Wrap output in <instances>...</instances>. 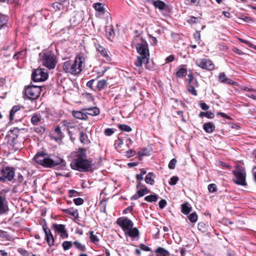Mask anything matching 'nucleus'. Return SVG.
<instances>
[{
    "mask_svg": "<svg viewBox=\"0 0 256 256\" xmlns=\"http://www.w3.org/2000/svg\"><path fill=\"white\" fill-rule=\"evenodd\" d=\"M201 0H186V3L187 4H189L190 6H200V2Z\"/></svg>",
    "mask_w": 256,
    "mask_h": 256,
    "instance_id": "nucleus-36",
    "label": "nucleus"
},
{
    "mask_svg": "<svg viewBox=\"0 0 256 256\" xmlns=\"http://www.w3.org/2000/svg\"><path fill=\"white\" fill-rule=\"evenodd\" d=\"M6 22L3 16L0 14V30L6 26Z\"/></svg>",
    "mask_w": 256,
    "mask_h": 256,
    "instance_id": "nucleus-41",
    "label": "nucleus"
},
{
    "mask_svg": "<svg viewBox=\"0 0 256 256\" xmlns=\"http://www.w3.org/2000/svg\"><path fill=\"white\" fill-rule=\"evenodd\" d=\"M159 207L160 208H164L166 205V202L164 200H160L158 202Z\"/></svg>",
    "mask_w": 256,
    "mask_h": 256,
    "instance_id": "nucleus-53",
    "label": "nucleus"
},
{
    "mask_svg": "<svg viewBox=\"0 0 256 256\" xmlns=\"http://www.w3.org/2000/svg\"><path fill=\"white\" fill-rule=\"evenodd\" d=\"M150 191L147 188L146 186H142L141 188L139 189L137 191L138 196L134 195L133 196L131 199L132 200H136L138 198L142 197L144 194L150 193Z\"/></svg>",
    "mask_w": 256,
    "mask_h": 256,
    "instance_id": "nucleus-13",
    "label": "nucleus"
},
{
    "mask_svg": "<svg viewBox=\"0 0 256 256\" xmlns=\"http://www.w3.org/2000/svg\"><path fill=\"white\" fill-rule=\"evenodd\" d=\"M72 113L73 116L76 118L80 120H86L87 118L86 114H85V112H82L80 111H73Z\"/></svg>",
    "mask_w": 256,
    "mask_h": 256,
    "instance_id": "nucleus-20",
    "label": "nucleus"
},
{
    "mask_svg": "<svg viewBox=\"0 0 256 256\" xmlns=\"http://www.w3.org/2000/svg\"><path fill=\"white\" fill-rule=\"evenodd\" d=\"M80 140L82 143H86L87 142V136L83 132H80Z\"/></svg>",
    "mask_w": 256,
    "mask_h": 256,
    "instance_id": "nucleus-45",
    "label": "nucleus"
},
{
    "mask_svg": "<svg viewBox=\"0 0 256 256\" xmlns=\"http://www.w3.org/2000/svg\"><path fill=\"white\" fill-rule=\"evenodd\" d=\"M42 88L40 86H28L24 88V97L30 100L37 99L41 92Z\"/></svg>",
    "mask_w": 256,
    "mask_h": 256,
    "instance_id": "nucleus-6",
    "label": "nucleus"
},
{
    "mask_svg": "<svg viewBox=\"0 0 256 256\" xmlns=\"http://www.w3.org/2000/svg\"><path fill=\"white\" fill-rule=\"evenodd\" d=\"M155 252L157 254L158 256H168L169 254L168 252L162 248H158Z\"/></svg>",
    "mask_w": 256,
    "mask_h": 256,
    "instance_id": "nucleus-24",
    "label": "nucleus"
},
{
    "mask_svg": "<svg viewBox=\"0 0 256 256\" xmlns=\"http://www.w3.org/2000/svg\"><path fill=\"white\" fill-rule=\"evenodd\" d=\"M117 224L120 226L124 233L134 226L133 222L127 218L122 217L117 220Z\"/></svg>",
    "mask_w": 256,
    "mask_h": 256,
    "instance_id": "nucleus-11",
    "label": "nucleus"
},
{
    "mask_svg": "<svg viewBox=\"0 0 256 256\" xmlns=\"http://www.w3.org/2000/svg\"><path fill=\"white\" fill-rule=\"evenodd\" d=\"M85 66V61L84 56L78 55L74 61L68 60L64 62L62 68L67 73L74 75L79 74Z\"/></svg>",
    "mask_w": 256,
    "mask_h": 256,
    "instance_id": "nucleus-2",
    "label": "nucleus"
},
{
    "mask_svg": "<svg viewBox=\"0 0 256 256\" xmlns=\"http://www.w3.org/2000/svg\"><path fill=\"white\" fill-rule=\"evenodd\" d=\"M140 232L138 229L136 228H134V226L124 232V234L126 236H128L132 238H134L138 236Z\"/></svg>",
    "mask_w": 256,
    "mask_h": 256,
    "instance_id": "nucleus-15",
    "label": "nucleus"
},
{
    "mask_svg": "<svg viewBox=\"0 0 256 256\" xmlns=\"http://www.w3.org/2000/svg\"><path fill=\"white\" fill-rule=\"evenodd\" d=\"M232 174L235 176L233 180L235 184L242 186H246L247 184L246 180V172L244 168L237 166Z\"/></svg>",
    "mask_w": 256,
    "mask_h": 256,
    "instance_id": "nucleus-7",
    "label": "nucleus"
},
{
    "mask_svg": "<svg viewBox=\"0 0 256 256\" xmlns=\"http://www.w3.org/2000/svg\"><path fill=\"white\" fill-rule=\"evenodd\" d=\"M94 80H89L87 83H86V86L88 88H90L92 89V86H93V84H94Z\"/></svg>",
    "mask_w": 256,
    "mask_h": 256,
    "instance_id": "nucleus-62",
    "label": "nucleus"
},
{
    "mask_svg": "<svg viewBox=\"0 0 256 256\" xmlns=\"http://www.w3.org/2000/svg\"><path fill=\"white\" fill-rule=\"evenodd\" d=\"M158 199V196L156 194H152L146 196L144 198V200L148 202H156Z\"/></svg>",
    "mask_w": 256,
    "mask_h": 256,
    "instance_id": "nucleus-35",
    "label": "nucleus"
},
{
    "mask_svg": "<svg viewBox=\"0 0 256 256\" xmlns=\"http://www.w3.org/2000/svg\"><path fill=\"white\" fill-rule=\"evenodd\" d=\"M238 40L242 42V43H244L245 44H246L248 45L249 47L250 48H255V46L254 45L252 44L251 42H250L248 40H244L242 38H238Z\"/></svg>",
    "mask_w": 256,
    "mask_h": 256,
    "instance_id": "nucleus-46",
    "label": "nucleus"
},
{
    "mask_svg": "<svg viewBox=\"0 0 256 256\" xmlns=\"http://www.w3.org/2000/svg\"><path fill=\"white\" fill-rule=\"evenodd\" d=\"M138 154L140 156H148V152L146 148H144L141 151L138 152Z\"/></svg>",
    "mask_w": 256,
    "mask_h": 256,
    "instance_id": "nucleus-51",
    "label": "nucleus"
},
{
    "mask_svg": "<svg viewBox=\"0 0 256 256\" xmlns=\"http://www.w3.org/2000/svg\"><path fill=\"white\" fill-rule=\"evenodd\" d=\"M32 78L35 82H43L47 80L48 74L46 70L42 68H37L32 72Z\"/></svg>",
    "mask_w": 256,
    "mask_h": 256,
    "instance_id": "nucleus-9",
    "label": "nucleus"
},
{
    "mask_svg": "<svg viewBox=\"0 0 256 256\" xmlns=\"http://www.w3.org/2000/svg\"><path fill=\"white\" fill-rule=\"evenodd\" d=\"M40 60L44 66L49 70L55 68L56 64V56L51 50H48L39 54Z\"/></svg>",
    "mask_w": 256,
    "mask_h": 256,
    "instance_id": "nucleus-3",
    "label": "nucleus"
},
{
    "mask_svg": "<svg viewBox=\"0 0 256 256\" xmlns=\"http://www.w3.org/2000/svg\"><path fill=\"white\" fill-rule=\"evenodd\" d=\"M188 218L191 222H196L198 220V216L196 212L192 213L188 216Z\"/></svg>",
    "mask_w": 256,
    "mask_h": 256,
    "instance_id": "nucleus-39",
    "label": "nucleus"
},
{
    "mask_svg": "<svg viewBox=\"0 0 256 256\" xmlns=\"http://www.w3.org/2000/svg\"><path fill=\"white\" fill-rule=\"evenodd\" d=\"M134 41L138 42L136 48L138 52L140 55L138 56L134 62L136 67L142 66V64L148 62L149 51L146 42L139 37H136Z\"/></svg>",
    "mask_w": 256,
    "mask_h": 256,
    "instance_id": "nucleus-1",
    "label": "nucleus"
},
{
    "mask_svg": "<svg viewBox=\"0 0 256 256\" xmlns=\"http://www.w3.org/2000/svg\"><path fill=\"white\" fill-rule=\"evenodd\" d=\"M34 160L38 164L48 168H52L60 164L62 161L60 158H56L54 160L50 158L46 154L43 153H38L34 156Z\"/></svg>",
    "mask_w": 256,
    "mask_h": 256,
    "instance_id": "nucleus-4",
    "label": "nucleus"
},
{
    "mask_svg": "<svg viewBox=\"0 0 256 256\" xmlns=\"http://www.w3.org/2000/svg\"><path fill=\"white\" fill-rule=\"evenodd\" d=\"M76 158H80L82 159H86V150L84 148H80L78 150Z\"/></svg>",
    "mask_w": 256,
    "mask_h": 256,
    "instance_id": "nucleus-29",
    "label": "nucleus"
},
{
    "mask_svg": "<svg viewBox=\"0 0 256 256\" xmlns=\"http://www.w3.org/2000/svg\"><path fill=\"white\" fill-rule=\"evenodd\" d=\"M74 244L76 248L78 250L82 252L86 251V246L82 244L80 242L76 241L74 242Z\"/></svg>",
    "mask_w": 256,
    "mask_h": 256,
    "instance_id": "nucleus-37",
    "label": "nucleus"
},
{
    "mask_svg": "<svg viewBox=\"0 0 256 256\" xmlns=\"http://www.w3.org/2000/svg\"><path fill=\"white\" fill-rule=\"evenodd\" d=\"M20 110V106H14L11 109L10 112V120H12L14 118V114L16 112H18Z\"/></svg>",
    "mask_w": 256,
    "mask_h": 256,
    "instance_id": "nucleus-27",
    "label": "nucleus"
},
{
    "mask_svg": "<svg viewBox=\"0 0 256 256\" xmlns=\"http://www.w3.org/2000/svg\"><path fill=\"white\" fill-rule=\"evenodd\" d=\"M74 202L75 204H76L77 206H80L84 204V201L82 198H74Z\"/></svg>",
    "mask_w": 256,
    "mask_h": 256,
    "instance_id": "nucleus-47",
    "label": "nucleus"
},
{
    "mask_svg": "<svg viewBox=\"0 0 256 256\" xmlns=\"http://www.w3.org/2000/svg\"><path fill=\"white\" fill-rule=\"evenodd\" d=\"M64 212L74 218H76L78 217V214L77 210H74L72 208H71L64 210Z\"/></svg>",
    "mask_w": 256,
    "mask_h": 256,
    "instance_id": "nucleus-31",
    "label": "nucleus"
},
{
    "mask_svg": "<svg viewBox=\"0 0 256 256\" xmlns=\"http://www.w3.org/2000/svg\"><path fill=\"white\" fill-rule=\"evenodd\" d=\"M187 73V70L186 68L182 67H179L178 68L176 74L177 76L181 78L186 75Z\"/></svg>",
    "mask_w": 256,
    "mask_h": 256,
    "instance_id": "nucleus-28",
    "label": "nucleus"
},
{
    "mask_svg": "<svg viewBox=\"0 0 256 256\" xmlns=\"http://www.w3.org/2000/svg\"><path fill=\"white\" fill-rule=\"evenodd\" d=\"M107 84V81L105 80H98L97 84V88L98 90H102Z\"/></svg>",
    "mask_w": 256,
    "mask_h": 256,
    "instance_id": "nucleus-34",
    "label": "nucleus"
},
{
    "mask_svg": "<svg viewBox=\"0 0 256 256\" xmlns=\"http://www.w3.org/2000/svg\"><path fill=\"white\" fill-rule=\"evenodd\" d=\"M192 210V207L188 203H185L182 205V212L184 214H188Z\"/></svg>",
    "mask_w": 256,
    "mask_h": 256,
    "instance_id": "nucleus-23",
    "label": "nucleus"
},
{
    "mask_svg": "<svg viewBox=\"0 0 256 256\" xmlns=\"http://www.w3.org/2000/svg\"><path fill=\"white\" fill-rule=\"evenodd\" d=\"M96 48L97 50L100 53L101 55L106 58V60L110 61V58L108 54V52L100 44H96Z\"/></svg>",
    "mask_w": 256,
    "mask_h": 256,
    "instance_id": "nucleus-16",
    "label": "nucleus"
},
{
    "mask_svg": "<svg viewBox=\"0 0 256 256\" xmlns=\"http://www.w3.org/2000/svg\"><path fill=\"white\" fill-rule=\"evenodd\" d=\"M204 116L208 118H213L214 117V114L213 112H200L199 114L200 117L202 118Z\"/></svg>",
    "mask_w": 256,
    "mask_h": 256,
    "instance_id": "nucleus-32",
    "label": "nucleus"
},
{
    "mask_svg": "<svg viewBox=\"0 0 256 256\" xmlns=\"http://www.w3.org/2000/svg\"><path fill=\"white\" fill-rule=\"evenodd\" d=\"M188 84H189V86L197 88L198 86V82H197V81L196 79L192 82H188Z\"/></svg>",
    "mask_w": 256,
    "mask_h": 256,
    "instance_id": "nucleus-54",
    "label": "nucleus"
},
{
    "mask_svg": "<svg viewBox=\"0 0 256 256\" xmlns=\"http://www.w3.org/2000/svg\"><path fill=\"white\" fill-rule=\"evenodd\" d=\"M140 248L141 250H144L146 252H148V251L150 250V249L148 246L144 244H141L140 245Z\"/></svg>",
    "mask_w": 256,
    "mask_h": 256,
    "instance_id": "nucleus-60",
    "label": "nucleus"
},
{
    "mask_svg": "<svg viewBox=\"0 0 256 256\" xmlns=\"http://www.w3.org/2000/svg\"><path fill=\"white\" fill-rule=\"evenodd\" d=\"M70 166L79 172H88L92 168V162L87 159L75 158L72 161Z\"/></svg>",
    "mask_w": 256,
    "mask_h": 256,
    "instance_id": "nucleus-5",
    "label": "nucleus"
},
{
    "mask_svg": "<svg viewBox=\"0 0 256 256\" xmlns=\"http://www.w3.org/2000/svg\"><path fill=\"white\" fill-rule=\"evenodd\" d=\"M145 182L146 184L150 185L154 184V174L152 172L148 173L145 178Z\"/></svg>",
    "mask_w": 256,
    "mask_h": 256,
    "instance_id": "nucleus-25",
    "label": "nucleus"
},
{
    "mask_svg": "<svg viewBox=\"0 0 256 256\" xmlns=\"http://www.w3.org/2000/svg\"><path fill=\"white\" fill-rule=\"evenodd\" d=\"M178 180V177L176 176H172L170 179V181L169 182V184L170 185H175L177 183Z\"/></svg>",
    "mask_w": 256,
    "mask_h": 256,
    "instance_id": "nucleus-49",
    "label": "nucleus"
},
{
    "mask_svg": "<svg viewBox=\"0 0 256 256\" xmlns=\"http://www.w3.org/2000/svg\"><path fill=\"white\" fill-rule=\"evenodd\" d=\"M134 152L132 150H128L126 153V156L128 158H130L132 156H134Z\"/></svg>",
    "mask_w": 256,
    "mask_h": 256,
    "instance_id": "nucleus-61",
    "label": "nucleus"
},
{
    "mask_svg": "<svg viewBox=\"0 0 256 256\" xmlns=\"http://www.w3.org/2000/svg\"><path fill=\"white\" fill-rule=\"evenodd\" d=\"M53 228L54 229L57 231L58 234L62 232L63 231H64L65 229V226L63 224H53Z\"/></svg>",
    "mask_w": 256,
    "mask_h": 256,
    "instance_id": "nucleus-33",
    "label": "nucleus"
},
{
    "mask_svg": "<svg viewBox=\"0 0 256 256\" xmlns=\"http://www.w3.org/2000/svg\"><path fill=\"white\" fill-rule=\"evenodd\" d=\"M62 247L64 250H68L72 246V243L70 242L65 241L62 243Z\"/></svg>",
    "mask_w": 256,
    "mask_h": 256,
    "instance_id": "nucleus-44",
    "label": "nucleus"
},
{
    "mask_svg": "<svg viewBox=\"0 0 256 256\" xmlns=\"http://www.w3.org/2000/svg\"><path fill=\"white\" fill-rule=\"evenodd\" d=\"M153 4L156 8H158L160 10H164L166 7L165 3L160 0L154 1Z\"/></svg>",
    "mask_w": 256,
    "mask_h": 256,
    "instance_id": "nucleus-26",
    "label": "nucleus"
},
{
    "mask_svg": "<svg viewBox=\"0 0 256 256\" xmlns=\"http://www.w3.org/2000/svg\"><path fill=\"white\" fill-rule=\"evenodd\" d=\"M93 7L96 10L100 12V14H104V8L102 3H94L93 4Z\"/></svg>",
    "mask_w": 256,
    "mask_h": 256,
    "instance_id": "nucleus-22",
    "label": "nucleus"
},
{
    "mask_svg": "<svg viewBox=\"0 0 256 256\" xmlns=\"http://www.w3.org/2000/svg\"><path fill=\"white\" fill-rule=\"evenodd\" d=\"M104 133L106 136H110L114 133V130L112 128H107L105 130Z\"/></svg>",
    "mask_w": 256,
    "mask_h": 256,
    "instance_id": "nucleus-56",
    "label": "nucleus"
},
{
    "mask_svg": "<svg viewBox=\"0 0 256 256\" xmlns=\"http://www.w3.org/2000/svg\"><path fill=\"white\" fill-rule=\"evenodd\" d=\"M118 128L121 130L126 132H130L132 130L130 126L126 124H120L118 126Z\"/></svg>",
    "mask_w": 256,
    "mask_h": 256,
    "instance_id": "nucleus-40",
    "label": "nucleus"
},
{
    "mask_svg": "<svg viewBox=\"0 0 256 256\" xmlns=\"http://www.w3.org/2000/svg\"><path fill=\"white\" fill-rule=\"evenodd\" d=\"M36 132L42 134L45 132V128L43 126L38 127L34 129Z\"/></svg>",
    "mask_w": 256,
    "mask_h": 256,
    "instance_id": "nucleus-57",
    "label": "nucleus"
},
{
    "mask_svg": "<svg viewBox=\"0 0 256 256\" xmlns=\"http://www.w3.org/2000/svg\"><path fill=\"white\" fill-rule=\"evenodd\" d=\"M201 108L204 110H206L209 109V106L204 102H201L200 104Z\"/></svg>",
    "mask_w": 256,
    "mask_h": 256,
    "instance_id": "nucleus-58",
    "label": "nucleus"
},
{
    "mask_svg": "<svg viewBox=\"0 0 256 256\" xmlns=\"http://www.w3.org/2000/svg\"><path fill=\"white\" fill-rule=\"evenodd\" d=\"M42 120V116L39 114H34L31 118V122L34 125H38Z\"/></svg>",
    "mask_w": 256,
    "mask_h": 256,
    "instance_id": "nucleus-18",
    "label": "nucleus"
},
{
    "mask_svg": "<svg viewBox=\"0 0 256 256\" xmlns=\"http://www.w3.org/2000/svg\"><path fill=\"white\" fill-rule=\"evenodd\" d=\"M232 50L234 52L236 53L237 54H238L239 55H242V54H244V52H242V50H238L236 48H233Z\"/></svg>",
    "mask_w": 256,
    "mask_h": 256,
    "instance_id": "nucleus-63",
    "label": "nucleus"
},
{
    "mask_svg": "<svg viewBox=\"0 0 256 256\" xmlns=\"http://www.w3.org/2000/svg\"><path fill=\"white\" fill-rule=\"evenodd\" d=\"M196 65L203 68L208 70H212L214 68L212 62L206 58H198L196 61Z\"/></svg>",
    "mask_w": 256,
    "mask_h": 256,
    "instance_id": "nucleus-10",
    "label": "nucleus"
},
{
    "mask_svg": "<svg viewBox=\"0 0 256 256\" xmlns=\"http://www.w3.org/2000/svg\"><path fill=\"white\" fill-rule=\"evenodd\" d=\"M174 60V55H170V56H168L166 59V63L170 62H172Z\"/></svg>",
    "mask_w": 256,
    "mask_h": 256,
    "instance_id": "nucleus-59",
    "label": "nucleus"
},
{
    "mask_svg": "<svg viewBox=\"0 0 256 256\" xmlns=\"http://www.w3.org/2000/svg\"><path fill=\"white\" fill-rule=\"evenodd\" d=\"M176 160L175 158H172L168 164V168L170 169H174L176 164Z\"/></svg>",
    "mask_w": 256,
    "mask_h": 256,
    "instance_id": "nucleus-48",
    "label": "nucleus"
},
{
    "mask_svg": "<svg viewBox=\"0 0 256 256\" xmlns=\"http://www.w3.org/2000/svg\"><path fill=\"white\" fill-rule=\"evenodd\" d=\"M26 50H22V51L20 52L15 54L14 56V58H16V59H18L19 58H23L26 56Z\"/></svg>",
    "mask_w": 256,
    "mask_h": 256,
    "instance_id": "nucleus-43",
    "label": "nucleus"
},
{
    "mask_svg": "<svg viewBox=\"0 0 256 256\" xmlns=\"http://www.w3.org/2000/svg\"><path fill=\"white\" fill-rule=\"evenodd\" d=\"M90 239L93 243L96 244L99 242V239L98 236L94 234V232L93 231L90 232Z\"/></svg>",
    "mask_w": 256,
    "mask_h": 256,
    "instance_id": "nucleus-38",
    "label": "nucleus"
},
{
    "mask_svg": "<svg viewBox=\"0 0 256 256\" xmlns=\"http://www.w3.org/2000/svg\"><path fill=\"white\" fill-rule=\"evenodd\" d=\"M59 234H60V236L63 238H66L68 237V234L66 232V230L64 231H63L62 232L60 233Z\"/></svg>",
    "mask_w": 256,
    "mask_h": 256,
    "instance_id": "nucleus-64",
    "label": "nucleus"
},
{
    "mask_svg": "<svg viewBox=\"0 0 256 256\" xmlns=\"http://www.w3.org/2000/svg\"><path fill=\"white\" fill-rule=\"evenodd\" d=\"M20 129L18 128H14L8 132V137L18 136L20 133Z\"/></svg>",
    "mask_w": 256,
    "mask_h": 256,
    "instance_id": "nucleus-30",
    "label": "nucleus"
},
{
    "mask_svg": "<svg viewBox=\"0 0 256 256\" xmlns=\"http://www.w3.org/2000/svg\"><path fill=\"white\" fill-rule=\"evenodd\" d=\"M219 80L220 82L226 84H232V81L230 78H228L224 72L220 73L219 75Z\"/></svg>",
    "mask_w": 256,
    "mask_h": 256,
    "instance_id": "nucleus-21",
    "label": "nucleus"
},
{
    "mask_svg": "<svg viewBox=\"0 0 256 256\" xmlns=\"http://www.w3.org/2000/svg\"><path fill=\"white\" fill-rule=\"evenodd\" d=\"M8 210L6 198L0 195V216L5 214Z\"/></svg>",
    "mask_w": 256,
    "mask_h": 256,
    "instance_id": "nucleus-12",
    "label": "nucleus"
},
{
    "mask_svg": "<svg viewBox=\"0 0 256 256\" xmlns=\"http://www.w3.org/2000/svg\"><path fill=\"white\" fill-rule=\"evenodd\" d=\"M0 181L1 182H6V181H11L13 180L15 172L14 168L12 167L6 166L0 170Z\"/></svg>",
    "mask_w": 256,
    "mask_h": 256,
    "instance_id": "nucleus-8",
    "label": "nucleus"
},
{
    "mask_svg": "<svg viewBox=\"0 0 256 256\" xmlns=\"http://www.w3.org/2000/svg\"><path fill=\"white\" fill-rule=\"evenodd\" d=\"M55 132L57 134L58 138L62 136V132H61L60 128L58 126L55 128Z\"/></svg>",
    "mask_w": 256,
    "mask_h": 256,
    "instance_id": "nucleus-52",
    "label": "nucleus"
},
{
    "mask_svg": "<svg viewBox=\"0 0 256 256\" xmlns=\"http://www.w3.org/2000/svg\"><path fill=\"white\" fill-rule=\"evenodd\" d=\"M46 235V238L49 246L53 245L54 244V237L51 233L50 230L48 228L43 226Z\"/></svg>",
    "mask_w": 256,
    "mask_h": 256,
    "instance_id": "nucleus-14",
    "label": "nucleus"
},
{
    "mask_svg": "<svg viewBox=\"0 0 256 256\" xmlns=\"http://www.w3.org/2000/svg\"><path fill=\"white\" fill-rule=\"evenodd\" d=\"M84 110L86 111L85 114H86V116L88 114L94 116L100 114V110L96 107L84 109Z\"/></svg>",
    "mask_w": 256,
    "mask_h": 256,
    "instance_id": "nucleus-19",
    "label": "nucleus"
},
{
    "mask_svg": "<svg viewBox=\"0 0 256 256\" xmlns=\"http://www.w3.org/2000/svg\"><path fill=\"white\" fill-rule=\"evenodd\" d=\"M208 190L210 192H213L216 190V186L214 184H212L208 185Z\"/></svg>",
    "mask_w": 256,
    "mask_h": 256,
    "instance_id": "nucleus-50",
    "label": "nucleus"
},
{
    "mask_svg": "<svg viewBox=\"0 0 256 256\" xmlns=\"http://www.w3.org/2000/svg\"><path fill=\"white\" fill-rule=\"evenodd\" d=\"M195 88H194V87L188 86V90L192 94H193L194 96H196L197 92H196V90H195Z\"/></svg>",
    "mask_w": 256,
    "mask_h": 256,
    "instance_id": "nucleus-55",
    "label": "nucleus"
},
{
    "mask_svg": "<svg viewBox=\"0 0 256 256\" xmlns=\"http://www.w3.org/2000/svg\"><path fill=\"white\" fill-rule=\"evenodd\" d=\"M203 128L208 133H212L215 130V126L212 122H206L203 125Z\"/></svg>",
    "mask_w": 256,
    "mask_h": 256,
    "instance_id": "nucleus-17",
    "label": "nucleus"
},
{
    "mask_svg": "<svg viewBox=\"0 0 256 256\" xmlns=\"http://www.w3.org/2000/svg\"><path fill=\"white\" fill-rule=\"evenodd\" d=\"M18 136H12V137H8V142L12 146H14L18 142L17 140Z\"/></svg>",
    "mask_w": 256,
    "mask_h": 256,
    "instance_id": "nucleus-42",
    "label": "nucleus"
}]
</instances>
